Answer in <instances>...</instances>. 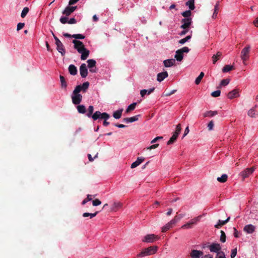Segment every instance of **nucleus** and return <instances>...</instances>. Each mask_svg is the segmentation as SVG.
I'll return each mask as SVG.
<instances>
[{
    "label": "nucleus",
    "mask_w": 258,
    "mask_h": 258,
    "mask_svg": "<svg viewBox=\"0 0 258 258\" xmlns=\"http://www.w3.org/2000/svg\"><path fill=\"white\" fill-rule=\"evenodd\" d=\"M29 11V9L28 7H25L21 13V16L22 18H24L27 15Z\"/></svg>",
    "instance_id": "45"
},
{
    "label": "nucleus",
    "mask_w": 258,
    "mask_h": 258,
    "mask_svg": "<svg viewBox=\"0 0 258 258\" xmlns=\"http://www.w3.org/2000/svg\"><path fill=\"white\" fill-rule=\"evenodd\" d=\"M168 76V73L167 72H163L158 74L157 75V80L158 81L161 82L165 78H167Z\"/></svg>",
    "instance_id": "17"
},
{
    "label": "nucleus",
    "mask_w": 258,
    "mask_h": 258,
    "mask_svg": "<svg viewBox=\"0 0 258 258\" xmlns=\"http://www.w3.org/2000/svg\"><path fill=\"white\" fill-rule=\"evenodd\" d=\"M174 221L171 220L169 222L167 223L164 226L162 227V232H165L167 230H169L173 227V225H174Z\"/></svg>",
    "instance_id": "18"
},
{
    "label": "nucleus",
    "mask_w": 258,
    "mask_h": 258,
    "mask_svg": "<svg viewBox=\"0 0 258 258\" xmlns=\"http://www.w3.org/2000/svg\"><path fill=\"white\" fill-rule=\"evenodd\" d=\"M87 62H88V67L89 69H92V68L95 67L96 62L95 60L92 59H88L87 60Z\"/></svg>",
    "instance_id": "35"
},
{
    "label": "nucleus",
    "mask_w": 258,
    "mask_h": 258,
    "mask_svg": "<svg viewBox=\"0 0 258 258\" xmlns=\"http://www.w3.org/2000/svg\"><path fill=\"white\" fill-rule=\"evenodd\" d=\"M220 93L221 92L220 90H216L211 93V96L213 97H217L220 95Z\"/></svg>",
    "instance_id": "49"
},
{
    "label": "nucleus",
    "mask_w": 258,
    "mask_h": 258,
    "mask_svg": "<svg viewBox=\"0 0 258 258\" xmlns=\"http://www.w3.org/2000/svg\"><path fill=\"white\" fill-rule=\"evenodd\" d=\"M191 38V35H188L186 37L180 39L179 41V43L183 44L185 43L186 41H188Z\"/></svg>",
    "instance_id": "46"
},
{
    "label": "nucleus",
    "mask_w": 258,
    "mask_h": 258,
    "mask_svg": "<svg viewBox=\"0 0 258 258\" xmlns=\"http://www.w3.org/2000/svg\"><path fill=\"white\" fill-rule=\"evenodd\" d=\"M204 76V73L203 72H201L200 75L196 78L195 80V84L196 85L199 84Z\"/></svg>",
    "instance_id": "39"
},
{
    "label": "nucleus",
    "mask_w": 258,
    "mask_h": 258,
    "mask_svg": "<svg viewBox=\"0 0 258 258\" xmlns=\"http://www.w3.org/2000/svg\"><path fill=\"white\" fill-rule=\"evenodd\" d=\"M203 255V252L202 251L196 249L192 250L190 253V255L192 258H200Z\"/></svg>",
    "instance_id": "13"
},
{
    "label": "nucleus",
    "mask_w": 258,
    "mask_h": 258,
    "mask_svg": "<svg viewBox=\"0 0 258 258\" xmlns=\"http://www.w3.org/2000/svg\"><path fill=\"white\" fill-rule=\"evenodd\" d=\"M230 220V217H229L226 220H224V221H222V220H219V223H220V224H221V225H222V226L225 224H226Z\"/></svg>",
    "instance_id": "59"
},
{
    "label": "nucleus",
    "mask_w": 258,
    "mask_h": 258,
    "mask_svg": "<svg viewBox=\"0 0 258 258\" xmlns=\"http://www.w3.org/2000/svg\"><path fill=\"white\" fill-rule=\"evenodd\" d=\"M239 89H235L228 93L227 97L230 99L237 97L239 96Z\"/></svg>",
    "instance_id": "11"
},
{
    "label": "nucleus",
    "mask_w": 258,
    "mask_h": 258,
    "mask_svg": "<svg viewBox=\"0 0 258 258\" xmlns=\"http://www.w3.org/2000/svg\"><path fill=\"white\" fill-rule=\"evenodd\" d=\"M250 48V46L247 45L241 51L240 57L244 64H245V62L249 59Z\"/></svg>",
    "instance_id": "4"
},
{
    "label": "nucleus",
    "mask_w": 258,
    "mask_h": 258,
    "mask_svg": "<svg viewBox=\"0 0 258 258\" xmlns=\"http://www.w3.org/2000/svg\"><path fill=\"white\" fill-rule=\"evenodd\" d=\"M179 50H180V51L183 54L184 52H185V53H188L190 49L188 48V47H182V48L181 49H179Z\"/></svg>",
    "instance_id": "54"
},
{
    "label": "nucleus",
    "mask_w": 258,
    "mask_h": 258,
    "mask_svg": "<svg viewBox=\"0 0 258 258\" xmlns=\"http://www.w3.org/2000/svg\"><path fill=\"white\" fill-rule=\"evenodd\" d=\"M191 226H192V225H191L189 222H188V223L184 224L183 225H182L181 227V228H182V229L191 228Z\"/></svg>",
    "instance_id": "55"
},
{
    "label": "nucleus",
    "mask_w": 258,
    "mask_h": 258,
    "mask_svg": "<svg viewBox=\"0 0 258 258\" xmlns=\"http://www.w3.org/2000/svg\"><path fill=\"white\" fill-rule=\"evenodd\" d=\"M136 105H137V103H136V102L130 104L127 107V109L125 110V112L126 113H128V112H131V111L134 110L135 109Z\"/></svg>",
    "instance_id": "37"
},
{
    "label": "nucleus",
    "mask_w": 258,
    "mask_h": 258,
    "mask_svg": "<svg viewBox=\"0 0 258 258\" xmlns=\"http://www.w3.org/2000/svg\"><path fill=\"white\" fill-rule=\"evenodd\" d=\"M159 237L158 236L153 234H148L144 237L143 241L147 243H152L159 239Z\"/></svg>",
    "instance_id": "6"
},
{
    "label": "nucleus",
    "mask_w": 258,
    "mask_h": 258,
    "mask_svg": "<svg viewBox=\"0 0 258 258\" xmlns=\"http://www.w3.org/2000/svg\"><path fill=\"white\" fill-rule=\"evenodd\" d=\"M87 198L85 199L82 202V205H85L86 203H87L88 201H90L91 200H92L93 199V198H94V197L92 196V195H87Z\"/></svg>",
    "instance_id": "42"
},
{
    "label": "nucleus",
    "mask_w": 258,
    "mask_h": 258,
    "mask_svg": "<svg viewBox=\"0 0 258 258\" xmlns=\"http://www.w3.org/2000/svg\"><path fill=\"white\" fill-rule=\"evenodd\" d=\"M80 73L82 78H85L88 75V70L85 63H82L80 67Z\"/></svg>",
    "instance_id": "10"
},
{
    "label": "nucleus",
    "mask_w": 258,
    "mask_h": 258,
    "mask_svg": "<svg viewBox=\"0 0 258 258\" xmlns=\"http://www.w3.org/2000/svg\"><path fill=\"white\" fill-rule=\"evenodd\" d=\"M247 115L251 117H256L257 115V113L254 108H252L248 111Z\"/></svg>",
    "instance_id": "28"
},
{
    "label": "nucleus",
    "mask_w": 258,
    "mask_h": 258,
    "mask_svg": "<svg viewBox=\"0 0 258 258\" xmlns=\"http://www.w3.org/2000/svg\"><path fill=\"white\" fill-rule=\"evenodd\" d=\"M228 176L226 174H224L222 175L221 177H219L217 178V180L221 183L225 182L227 180Z\"/></svg>",
    "instance_id": "38"
},
{
    "label": "nucleus",
    "mask_w": 258,
    "mask_h": 258,
    "mask_svg": "<svg viewBox=\"0 0 258 258\" xmlns=\"http://www.w3.org/2000/svg\"><path fill=\"white\" fill-rule=\"evenodd\" d=\"M237 254V249L234 248L232 250L231 253V258H234Z\"/></svg>",
    "instance_id": "58"
},
{
    "label": "nucleus",
    "mask_w": 258,
    "mask_h": 258,
    "mask_svg": "<svg viewBox=\"0 0 258 258\" xmlns=\"http://www.w3.org/2000/svg\"><path fill=\"white\" fill-rule=\"evenodd\" d=\"M174 57L177 61H181L183 59V54L180 51L179 49H178L176 51Z\"/></svg>",
    "instance_id": "22"
},
{
    "label": "nucleus",
    "mask_w": 258,
    "mask_h": 258,
    "mask_svg": "<svg viewBox=\"0 0 258 258\" xmlns=\"http://www.w3.org/2000/svg\"><path fill=\"white\" fill-rule=\"evenodd\" d=\"M122 111H123V109H121L118 110L114 112L113 113V116L115 119L120 118L121 116Z\"/></svg>",
    "instance_id": "29"
},
{
    "label": "nucleus",
    "mask_w": 258,
    "mask_h": 258,
    "mask_svg": "<svg viewBox=\"0 0 258 258\" xmlns=\"http://www.w3.org/2000/svg\"><path fill=\"white\" fill-rule=\"evenodd\" d=\"M140 115H136L131 117H126L123 118V121L126 123L133 122L137 121Z\"/></svg>",
    "instance_id": "20"
},
{
    "label": "nucleus",
    "mask_w": 258,
    "mask_h": 258,
    "mask_svg": "<svg viewBox=\"0 0 258 258\" xmlns=\"http://www.w3.org/2000/svg\"><path fill=\"white\" fill-rule=\"evenodd\" d=\"M77 108L78 111L80 113L84 114V113H86V107L83 105H79L78 104V105L77 106Z\"/></svg>",
    "instance_id": "31"
},
{
    "label": "nucleus",
    "mask_w": 258,
    "mask_h": 258,
    "mask_svg": "<svg viewBox=\"0 0 258 258\" xmlns=\"http://www.w3.org/2000/svg\"><path fill=\"white\" fill-rule=\"evenodd\" d=\"M209 250L211 252H216L218 253V252H221V247L219 243H212L209 246Z\"/></svg>",
    "instance_id": "7"
},
{
    "label": "nucleus",
    "mask_w": 258,
    "mask_h": 258,
    "mask_svg": "<svg viewBox=\"0 0 258 258\" xmlns=\"http://www.w3.org/2000/svg\"><path fill=\"white\" fill-rule=\"evenodd\" d=\"M191 14V13L190 10L185 11L182 13V15L185 18H188V17H189Z\"/></svg>",
    "instance_id": "47"
},
{
    "label": "nucleus",
    "mask_w": 258,
    "mask_h": 258,
    "mask_svg": "<svg viewBox=\"0 0 258 258\" xmlns=\"http://www.w3.org/2000/svg\"><path fill=\"white\" fill-rule=\"evenodd\" d=\"M184 214H179L178 215L176 216L174 219L171 220L172 221H174V223L176 224L177 222H178L180 220V219L184 217Z\"/></svg>",
    "instance_id": "40"
},
{
    "label": "nucleus",
    "mask_w": 258,
    "mask_h": 258,
    "mask_svg": "<svg viewBox=\"0 0 258 258\" xmlns=\"http://www.w3.org/2000/svg\"><path fill=\"white\" fill-rule=\"evenodd\" d=\"M57 50L60 52L62 56L64 55L66 51L62 43L56 45Z\"/></svg>",
    "instance_id": "25"
},
{
    "label": "nucleus",
    "mask_w": 258,
    "mask_h": 258,
    "mask_svg": "<svg viewBox=\"0 0 258 258\" xmlns=\"http://www.w3.org/2000/svg\"><path fill=\"white\" fill-rule=\"evenodd\" d=\"M214 124L213 120L210 121L208 124V128L209 131H212L213 129Z\"/></svg>",
    "instance_id": "52"
},
{
    "label": "nucleus",
    "mask_w": 258,
    "mask_h": 258,
    "mask_svg": "<svg viewBox=\"0 0 258 258\" xmlns=\"http://www.w3.org/2000/svg\"><path fill=\"white\" fill-rule=\"evenodd\" d=\"M79 88H75L73 92V95L72 96V99L73 103L75 105L79 104L82 101V96L79 94L80 90Z\"/></svg>",
    "instance_id": "3"
},
{
    "label": "nucleus",
    "mask_w": 258,
    "mask_h": 258,
    "mask_svg": "<svg viewBox=\"0 0 258 258\" xmlns=\"http://www.w3.org/2000/svg\"><path fill=\"white\" fill-rule=\"evenodd\" d=\"M185 5L189 7L190 10H194L195 8V0H189L186 3Z\"/></svg>",
    "instance_id": "30"
},
{
    "label": "nucleus",
    "mask_w": 258,
    "mask_h": 258,
    "mask_svg": "<svg viewBox=\"0 0 258 258\" xmlns=\"http://www.w3.org/2000/svg\"><path fill=\"white\" fill-rule=\"evenodd\" d=\"M178 135H179L178 134L174 132L172 137L170 138L169 140L167 142V144L168 145H169L173 144L176 141Z\"/></svg>",
    "instance_id": "26"
},
{
    "label": "nucleus",
    "mask_w": 258,
    "mask_h": 258,
    "mask_svg": "<svg viewBox=\"0 0 258 258\" xmlns=\"http://www.w3.org/2000/svg\"><path fill=\"white\" fill-rule=\"evenodd\" d=\"M89 86V83L88 82H86L83 83L82 85H78L76 87V88L80 87L79 90L80 92L82 91L83 92H85L86 90L88 89Z\"/></svg>",
    "instance_id": "15"
},
{
    "label": "nucleus",
    "mask_w": 258,
    "mask_h": 258,
    "mask_svg": "<svg viewBox=\"0 0 258 258\" xmlns=\"http://www.w3.org/2000/svg\"><path fill=\"white\" fill-rule=\"evenodd\" d=\"M122 206V204L120 202H114L112 204V207L111 208L112 211H116L117 210L120 209Z\"/></svg>",
    "instance_id": "19"
},
{
    "label": "nucleus",
    "mask_w": 258,
    "mask_h": 258,
    "mask_svg": "<svg viewBox=\"0 0 258 258\" xmlns=\"http://www.w3.org/2000/svg\"><path fill=\"white\" fill-rule=\"evenodd\" d=\"M144 160V158L143 157H138L137 160L133 162L131 165V168H134L139 165L141 163H142Z\"/></svg>",
    "instance_id": "21"
},
{
    "label": "nucleus",
    "mask_w": 258,
    "mask_h": 258,
    "mask_svg": "<svg viewBox=\"0 0 258 258\" xmlns=\"http://www.w3.org/2000/svg\"><path fill=\"white\" fill-rule=\"evenodd\" d=\"M63 35L65 37L67 38H74L75 39H83L85 38V36H84L82 34H73L71 35L69 33H64L63 34Z\"/></svg>",
    "instance_id": "12"
},
{
    "label": "nucleus",
    "mask_w": 258,
    "mask_h": 258,
    "mask_svg": "<svg viewBox=\"0 0 258 258\" xmlns=\"http://www.w3.org/2000/svg\"><path fill=\"white\" fill-rule=\"evenodd\" d=\"M76 20L74 18H71L68 21V23L70 24H76Z\"/></svg>",
    "instance_id": "62"
},
{
    "label": "nucleus",
    "mask_w": 258,
    "mask_h": 258,
    "mask_svg": "<svg viewBox=\"0 0 258 258\" xmlns=\"http://www.w3.org/2000/svg\"><path fill=\"white\" fill-rule=\"evenodd\" d=\"M68 70L70 74L72 75L75 76L77 74V69L74 64H70Z\"/></svg>",
    "instance_id": "23"
},
{
    "label": "nucleus",
    "mask_w": 258,
    "mask_h": 258,
    "mask_svg": "<svg viewBox=\"0 0 258 258\" xmlns=\"http://www.w3.org/2000/svg\"><path fill=\"white\" fill-rule=\"evenodd\" d=\"M215 258H226V257L224 252L221 251L217 253Z\"/></svg>",
    "instance_id": "50"
},
{
    "label": "nucleus",
    "mask_w": 258,
    "mask_h": 258,
    "mask_svg": "<svg viewBox=\"0 0 258 258\" xmlns=\"http://www.w3.org/2000/svg\"><path fill=\"white\" fill-rule=\"evenodd\" d=\"M158 146H159V144H154V145H151L149 147H148V150L154 149L155 148H157Z\"/></svg>",
    "instance_id": "61"
},
{
    "label": "nucleus",
    "mask_w": 258,
    "mask_h": 258,
    "mask_svg": "<svg viewBox=\"0 0 258 258\" xmlns=\"http://www.w3.org/2000/svg\"><path fill=\"white\" fill-rule=\"evenodd\" d=\"M147 91L146 89L142 90L141 91L140 94L142 97H144V96L147 94Z\"/></svg>",
    "instance_id": "64"
},
{
    "label": "nucleus",
    "mask_w": 258,
    "mask_h": 258,
    "mask_svg": "<svg viewBox=\"0 0 258 258\" xmlns=\"http://www.w3.org/2000/svg\"><path fill=\"white\" fill-rule=\"evenodd\" d=\"M220 233H221V236H220V240L221 242L224 243L226 241V234H225V232L222 230H221Z\"/></svg>",
    "instance_id": "43"
},
{
    "label": "nucleus",
    "mask_w": 258,
    "mask_h": 258,
    "mask_svg": "<svg viewBox=\"0 0 258 258\" xmlns=\"http://www.w3.org/2000/svg\"><path fill=\"white\" fill-rule=\"evenodd\" d=\"M59 78L61 83V88L62 89H64L66 90L67 87V83L64 77L61 75H60Z\"/></svg>",
    "instance_id": "27"
},
{
    "label": "nucleus",
    "mask_w": 258,
    "mask_h": 258,
    "mask_svg": "<svg viewBox=\"0 0 258 258\" xmlns=\"http://www.w3.org/2000/svg\"><path fill=\"white\" fill-rule=\"evenodd\" d=\"M218 114L217 111H207L205 112L204 113H203V117H212Z\"/></svg>",
    "instance_id": "24"
},
{
    "label": "nucleus",
    "mask_w": 258,
    "mask_h": 258,
    "mask_svg": "<svg viewBox=\"0 0 258 258\" xmlns=\"http://www.w3.org/2000/svg\"><path fill=\"white\" fill-rule=\"evenodd\" d=\"M158 246H152L144 249L140 253H139L137 256L139 257H142L146 256H149L155 254L157 250Z\"/></svg>",
    "instance_id": "2"
},
{
    "label": "nucleus",
    "mask_w": 258,
    "mask_h": 258,
    "mask_svg": "<svg viewBox=\"0 0 258 258\" xmlns=\"http://www.w3.org/2000/svg\"><path fill=\"white\" fill-rule=\"evenodd\" d=\"M219 10V2H218L214 7V11L213 14L212 18L215 19L217 17L218 12Z\"/></svg>",
    "instance_id": "33"
},
{
    "label": "nucleus",
    "mask_w": 258,
    "mask_h": 258,
    "mask_svg": "<svg viewBox=\"0 0 258 258\" xmlns=\"http://www.w3.org/2000/svg\"><path fill=\"white\" fill-rule=\"evenodd\" d=\"M234 69V67L233 66L230 65H225L222 69V72L223 73H227L231 70Z\"/></svg>",
    "instance_id": "36"
},
{
    "label": "nucleus",
    "mask_w": 258,
    "mask_h": 258,
    "mask_svg": "<svg viewBox=\"0 0 258 258\" xmlns=\"http://www.w3.org/2000/svg\"><path fill=\"white\" fill-rule=\"evenodd\" d=\"M181 22L183 24L180 26L181 28H182L183 29H186L188 28L191 25V19L190 18L183 19L181 21Z\"/></svg>",
    "instance_id": "9"
},
{
    "label": "nucleus",
    "mask_w": 258,
    "mask_h": 258,
    "mask_svg": "<svg viewBox=\"0 0 258 258\" xmlns=\"http://www.w3.org/2000/svg\"><path fill=\"white\" fill-rule=\"evenodd\" d=\"M255 230V227L252 224H248L244 226L243 230L247 233L251 234Z\"/></svg>",
    "instance_id": "14"
},
{
    "label": "nucleus",
    "mask_w": 258,
    "mask_h": 258,
    "mask_svg": "<svg viewBox=\"0 0 258 258\" xmlns=\"http://www.w3.org/2000/svg\"><path fill=\"white\" fill-rule=\"evenodd\" d=\"M94 111V107L93 106L90 105L88 107V112L87 113V116L89 117H92V116L93 115V112Z\"/></svg>",
    "instance_id": "41"
},
{
    "label": "nucleus",
    "mask_w": 258,
    "mask_h": 258,
    "mask_svg": "<svg viewBox=\"0 0 258 258\" xmlns=\"http://www.w3.org/2000/svg\"><path fill=\"white\" fill-rule=\"evenodd\" d=\"M25 26V24L24 23H19L17 25V30L19 31L22 29Z\"/></svg>",
    "instance_id": "56"
},
{
    "label": "nucleus",
    "mask_w": 258,
    "mask_h": 258,
    "mask_svg": "<svg viewBox=\"0 0 258 258\" xmlns=\"http://www.w3.org/2000/svg\"><path fill=\"white\" fill-rule=\"evenodd\" d=\"M68 16H66V17H62L60 18V22L62 23V24H66L67 23H68V18L67 17Z\"/></svg>",
    "instance_id": "51"
},
{
    "label": "nucleus",
    "mask_w": 258,
    "mask_h": 258,
    "mask_svg": "<svg viewBox=\"0 0 258 258\" xmlns=\"http://www.w3.org/2000/svg\"><path fill=\"white\" fill-rule=\"evenodd\" d=\"M229 81L230 80L228 79L222 80L220 83V86H225L227 85L229 83Z\"/></svg>",
    "instance_id": "48"
},
{
    "label": "nucleus",
    "mask_w": 258,
    "mask_h": 258,
    "mask_svg": "<svg viewBox=\"0 0 258 258\" xmlns=\"http://www.w3.org/2000/svg\"><path fill=\"white\" fill-rule=\"evenodd\" d=\"M101 203V201L98 199H95L93 201L92 204L94 206H97L100 205Z\"/></svg>",
    "instance_id": "53"
},
{
    "label": "nucleus",
    "mask_w": 258,
    "mask_h": 258,
    "mask_svg": "<svg viewBox=\"0 0 258 258\" xmlns=\"http://www.w3.org/2000/svg\"><path fill=\"white\" fill-rule=\"evenodd\" d=\"M222 55V53L220 51L217 52L215 55L212 56L213 63H215L220 58Z\"/></svg>",
    "instance_id": "32"
},
{
    "label": "nucleus",
    "mask_w": 258,
    "mask_h": 258,
    "mask_svg": "<svg viewBox=\"0 0 258 258\" xmlns=\"http://www.w3.org/2000/svg\"><path fill=\"white\" fill-rule=\"evenodd\" d=\"M72 42L74 44V48L76 49L78 52L81 54V59L85 60L89 55V50L87 49L82 42L74 39Z\"/></svg>",
    "instance_id": "1"
},
{
    "label": "nucleus",
    "mask_w": 258,
    "mask_h": 258,
    "mask_svg": "<svg viewBox=\"0 0 258 258\" xmlns=\"http://www.w3.org/2000/svg\"><path fill=\"white\" fill-rule=\"evenodd\" d=\"M164 65L165 67H170L175 63V60L173 58L168 59L164 60Z\"/></svg>",
    "instance_id": "16"
},
{
    "label": "nucleus",
    "mask_w": 258,
    "mask_h": 258,
    "mask_svg": "<svg viewBox=\"0 0 258 258\" xmlns=\"http://www.w3.org/2000/svg\"><path fill=\"white\" fill-rule=\"evenodd\" d=\"M72 13L73 11L71 9L70 6L67 7L62 12V14L66 15V16H69Z\"/></svg>",
    "instance_id": "34"
},
{
    "label": "nucleus",
    "mask_w": 258,
    "mask_h": 258,
    "mask_svg": "<svg viewBox=\"0 0 258 258\" xmlns=\"http://www.w3.org/2000/svg\"><path fill=\"white\" fill-rule=\"evenodd\" d=\"M255 169V168L254 167L246 168L240 173V175L242 177L243 179H244L247 177L249 175L251 174L254 171Z\"/></svg>",
    "instance_id": "8"
},
{
    "label": "nucleus",
    "mask_w": 258,
    "mask_h": 258,
    "mask_svg": "<svg viewBox=\"0 0 258 258\" xmlns=\"http://www.w3.org/2000/svg\"><path fill=\"white\" fill-rule=\"evenodd\" d=\"M163 139V137L160 136V137H157L155 138H154L152 141L151 143H154L156 142H157L158 140Z\"/></svg>",
    "instance_id": "60"
},
{
    "label": "nucleus",
    "mask_w": 258,
    "mask_h": 258,
    "mask_svg": "<svg viewBox=\"0 0 258 258\" xmlns=\"http://www.w3.org/2000/svg\"><path fill=\"white\" fill-rule=\"evenodd\" d=\"M233 230H234V233H233L234 236L236 238H238L239 237L238 231L236 230V229L235 228H233Z\"/></svg>",
    "instance_id": "63"
},
{
    "label": "nucleus",
    "mask_w": 258,
    "mask_h": 258,
    "mask_svg": "<svg viewBox=\"0 0 258 258\" xmlns=\"http://www.w3.org/2000/svg\"><path fill=\"white\" fill-rule=\"evenodd\" d=\"M201 217V216H199L197 217L194 218V219H191L189 222L192 225L194 224H196L197 222L200 220Z\"/></svg>",
    "instance_id": "44"
},
{
    "label": "nucleus",
    "mask_w": 258,
    "mask_h": 258,
    "mask_svg": "<svg viewBox=\"0 0 258 258\" xmlns=\"http://www.w3.org/2000/svg\"><path fill=\"white\" fill-rule=\"evenodd\" d=\"M181 125H180V124H178L176 126V130L174 132V133H177V134L179 135L181 132Z\"/></svg>",
    "instance_id": "57"
},
{
    "label": "nucleus",
    "mask_w": 258,
    "mask_h": 258,
    "mask_svg": "<svg viewBox=\"0 0 258 258\" xmlns=\"http://www.w3.org/2000/svg\"><path fill=\"white\" fill-rule=\"evenodd\" d=\"M110 117V115L106 112L101 113L99 111H96L93 113L92 116V118L93 120H96L97 119L100 118L104 120H107Z\"/></svg>",
    "instance_id": "5"
}]
</instances>
